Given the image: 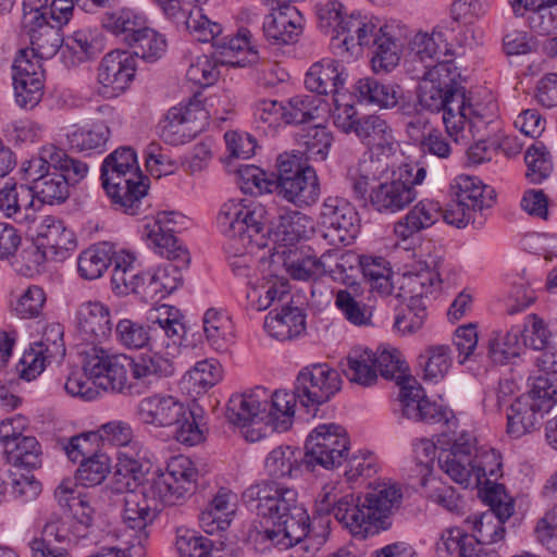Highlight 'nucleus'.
Listing matches in <instances>:
<instances>
[{
  "instance_id": "obj_1",
  "label": "nucleus",
  "mask_w": 557,
  "mask_h": 557,
  "mask_svg": "<svg viewBox=\"0 0 557 557\" xmlns=\"http://www.w3.org/2000/svg\"><path fill=\"white\" fill-rule=\"evenodd\" d=\"M198 486V471L184 456L170 459L165 471H154L147 478L139 492L123 497L122 545L129 557H144L149 539V527L154 522L162 506H175L191 496Z\"/></svg>"
},
{
  "instance_id": "obj_2",
  "label": "nucleus",
  "mask_w": 557,
  "mask_h": 557,
  "mask_svg": "<svg viewBox=\"0 0 557 557\" xmlns=\"http://www.w3.org/2000/svg\"><path fill=\"white\" fill-rule=\"evenodd\" d=\"M334 486L322 488L320 505L315 507V521L322 529L315 534V544H323L330 533L331 520L323 515L333 512L336 520L347 528L355 537L366 539L391 528L393 509L401 500L400 490L394 485L380 484L369 492L363 500L346 495L339 499L333 494Z\"/></svg>"
},
{
  "instance_id": "obj_3",
  "label": "nucleus",
  "mask_w": 557,
  "mask_h": 557,
  "mask_svg": "<svg viewBox=\"0 0 557 557\" xmlns=\"http://www.w3.org/2000/svg\"><path fill=\"white\" fill-rule=\"evenodd\" d=\"M301 219L299 212L280 213L270 219L260 202L230 200L220 210L218 225L225 236L237 239L244 247L263 248L268 246V239L284 246L300 240L305 236V231L300 230Z\"/></svg>"
},
{
  "instance_id": "obj_4",
  "label": "nucleus",
  "mask_w": 557,
  "mask_h": 557,
  "mask_svg": "<svg viewBox=\"0 0 557 557\" xmlns=\"http://www.w3.org/2000/svg\"><path fill=\"white\" fill-rule=\"evenodd\" d=\"M333 47L339 49L342 55L355 59L361 57L366 49L369 50L375 73L391 72L400 60L401 44L393 26L359 10L345 16Z\"/></svg>"
},
{
  "instance_id": "obj_5",
  "label": "nucleus",
  "mask_w": 557,
  "mask_h": 557,
  "mask_svg": "<svg viewBox=\"0 0 557 557\" xmlns=\"http://www.w3.org/2000/svg\"><path fill=\"white\" fill-rule=\"evenodd\" d=\"M146 180L132 147L115 149L102 162V186L113 203L126 214H139L148 190Z\"/></svg>"
},
{
  "instance_id": "obj_6",
  "label": "nucleus",
  "mask_w": 557,
  "mask_h": 557,
  "mask_svg": "<svg viewBox=\"0 0 557 557\" xmlns=\"http://www.w3.org/2000/svg\"><path fill=\"white\" fill-rule=\"evenodd\" d=\"M474 440L470 434H461L450 449L442 450L437 460L441 469L456 483L468 486L473 479L476 484L482 479H497L500 474V456L494 449L474 455Z\"/></svg>"
},
{
  "instance_id": "obj_7",
  "label": "nucleus",
  "mask_w": 557,
  "mask_h": 557,
  "mask_svg": "<svg viewBox=\"0 0 557 557\" xmlns=\"http://www.w3.org/2000/svg\"><path fill=\"white\" fill-rule=\"evenodd\" d=\"M529 391L507 409V433L519 438L537 429L544 416L557 405V377L549 374L530 379Z\"/></svg>"
},
{
  "instance_id": "obj_8",
  "label": "nucleus",
  "mask_w": 557,
  "mask_h": 557,
  "mask_svg": "<svg viewBox=\"0 0 557 557\" xmlns=\"http://www.w3.org/2000/svg\"><path fill=\"white\" fill-rule=\"evenodd\" d=\"M313 136L305 129L296 134V148L280 153L276 158V173H271L268 183L274 194L296 206H300L302 193L308 185L307 173L311 172V147Z\"/></svg>"
},
{
  "instance_id": "obj_9",
  "label": "nucleus",
  "mask_w": 557,
  "mask_h": 557,
  "mask_svg": "<svg viewBox=\"0 0 557 557\" xmlns=\"http://www.w3.org/2000/svg\"><path fill=\"white\" fill-rule=\"evenodd\" d=\"M333 122L343 133L354 134L372 154L388 157L395 151L393 128L381 114L360 115L354 104L347 103L336 107Z\"/></svg>"
},
{
  "instance_id": "obj_10",
  "label": "nucleus",
  "mask_w": 557,
  "mask_h": 557,
  "mask_svg": "<svg viewBox=\"0 0 557 557\" xmlns=\"http://www.w3.org/2000/svg\"><path fill=\"white\" fill-rule=\"evenodd\" d=\"M426 176V170L419 164H404L391 181L374 186L369 194V205L381 214H395L417 198L416 186Z\"/></svg>"
},
{
  "instance_id": "obj_11",
  "label": "nucleus",
  "mask_w": 557,
  "mask_h": 557,
  "mask_svg": "<svg viewBox=\"0 0 557 557\" xmlns=\"http://www.w3.org/2000/svg\"><path fill=\"white\" fill-rule=\"evenodd\" d=\"M313 366H307L298 373L293 393L275 391L268 398L269 405L263 408V421L274 431L286 432L293 424L297 406L309 412L313 405Z\"/></svg>"
},
{
  "instance_id": "obj_12",
  "label": "nucleus",
  "mask_w": 557,
  "mask_h": 557,
  "mask_svg": "<svg viewBox=\"0 0 557 557\" xmlns=\"http://www.w3.org/2000/svg\"><path fill=\"white\" fill-rule=\"evenodd\" d=\"M269 252V256L259 260L260 278L256 282L248 281L251 290L247 293V298L250 306L258 311H264L274 302L283 301L289 294V282L285 276L286 250L272 248Z\"/></svg>"
},
{
  "instance_id": "obj_13",
  "label": "nucleus",
  "mask_w": 557,
  "mask_h": 557,
  "mask_svg": "<svg viewBox=\"0 0 557 557\" xmlns=\"http://www.w3.org/2000/svg\"><path fill=\"white\" fill-rule=\"evenodd\" d=\"M417 98L421 110L442 113V121L450 136L457 135L466 125L471 128L474 124L473 119L480 117L470 101L455 102L446 90L433 83L420 81Z\"/></svg>"
},
{
  "instance_id": "obj_14",
  "label": "nucleus",
  "mask_w": 557,
  "mask_h": 557,
  "mask_svg": "<svg viewBox=\"0 0 557 557\" xmlns=\"http://www.w3.org/2000/svg\"><path fill=\"white\" fill-rule=\"evenodd\" d=\"M247 502H257L258 516L268 519L273 524L288 521L297 505V492L275 480H261L252 484L243 494Z\"/></svg>"
},
{
  "instance_id": "obj_15",
  "label": "nucleus",
  "mask_w": 557,
  "mask_h": 557,
  "mask_svg": "<svg viewBox=\"0 0 557 557\" xmlns=\"http://www.w3.org/2000/svg\"><path fill=\"white\" fill-rule=\"evenodd\" d=\"M360 231L358 212L338 198H329L321 207L315 233L332 246L350 245Z\"/></svg>"
},
{
  "instance_id": "obj_16",
  "label": "nucleus",
  "mask_w": 557,
  "mask_h": 557,
  "mask_svg": "<svg viewBox=\"0 0 557 557\" xmlns=\"http://www.w3.org/2000/svg\"><path fill=\"white\" fill-rule=\"evenodd\" d=\"M184 216L175 211L158 212L156 218L146 219L143 225L141 237L148 242L158 255L168 260H181L183 264L189 262V253L174 236L175 225Z\"/></svg>"
},
{
  "instance_id": "obj_17",
  "label": "nucleus",
  "mask_w": 557,
  "mask_h": 557,
  "mask_svg": "<svg viewBox=\"0 0 557 557\" xmlns=\"http://www.w3.org/2000/svg\"><path fill=\"white\" fill-rule=\"evenodd\" d=\"M24 171L32 182L28 187L34 200L37 198L41 203L60 205L69 198L70 188L66 177L48 163V158L46 159L42 150L38 157L27 162Z\"/></svg>"
},
{
  "instance_id": "obj_18",
  "label": "nucleus",
  "mask_w": 557,
  "mask_h": 557,
  "mask_svg": "<svg viewBox=\"0 0 557 557\" xmlns=\"http://www.w3.org/2000/svg\"><path fill=\"white\" fill-rule=\"evenodd\" d=\"M399 410L403 418L426 424H448L454 418L446 407L425 396L423 388L413 381L399 388Z\"/></svg>"
},
{
  "instance_id": "obj_19",
  "label": "nucleus",
  "mask_w": 557,
  "mask_h": 557,
  "mask_svg": "<svg viewBox=\"0 0 557 557\" xmlns=\"http://www.w3.org/2000/svg\"><path fill=\"white\" fill-rule=\"evenodd\" d=\"M312 438L313 431L307 436L304 453L289 446H278L271 450L264 461V470L269 476L267 480L278 482L286 476L298 478L304 471L313 472V447H310Z\"/></svg>"
},
{
  "instance_id": "obj_20",
  "label": "nucleus",
  "mask_w": 557,
  "mask_h": 557,
  "mask_svg": "<svg viewBox=\"0 0 557 557\" xmlns=\"http://www.w3.org/2000/svg\"><path fill=\"white\" fill-rule=\"evenodd\" d=\"M309 307V299L297 293L280 311L273 310L268 313L264 319V330L271 337L278 341H288L304 334L306 311Z\"/></svg>"
},
{
  "instance_id": "obj_21",
  "label": "nucleus",
  "mask_w": 557,
  "mask_h": 557,
  "mask_svg": "<svg viewBox=\"0 0 557 557\" xmlns=\"http://www.w3.org/2000/svg\"><path fill=\"white\" fill-rule=\"evenodd\" d=\"M344 82L343 66L338 61L324 59L315 63V120L333 117L334 110L339 107L335 95Z\"/></svg>"
},
{
  "instance_id": "obj_22",
  "label": "nucleus",
  "mask_w": 557,
  "mask_h": 557,
  "mask_svg": "<svg viewBox=\"0 0 557 557\" xmlns=\"http://www.w3.org/2000/svg\"><path fill=\"white\" fill-rule=\"evenodd\" d=\"M136 66V59L129 51L112 50L98 65V83L103 88H110L112 95L123 92L134 79Z\"/></svg>"
},
{
  "instance_id": "obj_23",
  "label": "nucleus",
  "mask_w": 557,
  "mask_h": 557,
  "mask_svg": "<svg viewBox=\"0 0 557 557\" xmlns=\"http://www.w3.org/2000/svg\"><path fill=\"white\" fill-rule=\"evenodd\" d=\"M349 449L345 429L336 423L315 425V465L333 469L342 465Z\"/></svg>"
},
{
  "instance_id": "obj_24",
  "label": "nucleus",
  "mask_w": 557,
  "mask_h": 557,
  "mask_svg": "<svg viewBox=\"0 0 557 557\" xmlns=\"http://www.w3.org/2000/svg\"><path fill=\"white\" fill-rule=\"evenodd\" d=\"M359 255L343 250L338 246L327 249L319 259L315 258V277L330 276L334 282L351 287L355 292L359 284L355 273L358 272Z\"/></svg>"
},
{
  "instance_id": "obj_25",
  "label": "nucleus",
  "mask_w": 557,
  "mask_h": 557,
  "mask_svg": "<svg viewBox=\"0 0 557 557\" xmlns=\"http://www.w3.org/2000/svg\"><path fill=\"white\" fill-rule=\"evenodd\" d=\"M77 330L82 338L100 344L112 334L110 309L100 301L82 304L76 312Z\"/></svg>"
},
{
  "instance_id": "obj_26",
  "label": "nucleus",
  "mask_w": 557,
  "mask_h": 557,
  "mask_svg": "<svg viewBox=\"0 0 557 557\" xmlns=\"http://www.w3.org/2000/svg\"><path fill=\"white\" fill-rule=\"evenodd\" d=\"M0 212L4 218L23 225L36 221V208L28 185L5 183L0 188Z\"/></svg>"
},
{
  "instance_id": "obj_27",
  "label": "nucleus",
  "mask_w": 557,
  "mask_h": 557,
  "mask_svg": "<svg viewBox=\"0 0 557 557\" xmlns=\"http://www.w3.org/2000/svg\"><path fill=\"white\" fill-rule=\"evenodd\" d=\"M268 393L262 386H257L243 394L233 395L226 407L227 421L236 426H246L263 421V408L268 407Z\"/></svg>"
},
{
  "instance_id": "obj_28",
  "label": "nucleus",
  "mask_w": 557,
  "mask_h": 557,
  "mask_svg": "<svg viewBox=\"0 0 557 557\" xmlns=\"http://www.w3.org/2000/svg\"><path fill=\"white\" fill-rule=\"evenodd\" d=\"M141 422L156 428H171L186 414V407L172 396L152 395L143 398L137 406Z\"/></svg>"
},
{
  "instance_id": "obj_29",
  "label": "nucleus",
  "mask_w": 557,
  "mask_h": 557,
  "mask_svg": "<svg viewBox=\"0 0 557 557\" xmlns=\"http://www.w3.org/2000/svg\"><path fill=\"white\" fill-rule=\"evenodd\" d=\"M449 38L444 26H436L432 33L418 32L409 42L412 62L420 63L421 70H424L440 62L442 54L453 55L454 51L448 47Z\"/></svg>"
},
{
  "instance_id": "obj_30",
  "label": "nucleus",
  "mask_w": 557,
  "mask_h": 557,
  "mask_svg": "<svg viewBox=\"0 0 557 557\" xmlns=\"http://www.w3.org/2000/svg\"><path fill=\"white\" fill-rule=\"evenodd\" d=\"M37 242L45 256L59 259L66 258L67 252L76 247L74 233L51 215L45 216L37 227Z\"/></svg>"
},
{
  "instance_id": "obj_31",
  "label": "nucleus",
  "mask_w": 557,
  "mask_h": 557,
  "mask_svg": "<svg viewBox=\"0 0 557 557\" xmlns=\"http://www.w3.org/2000/svg\"><path fill=\"white\" fill-rule=\"evenodd\" d=\"M299 13L295 7L273 9L263 21V36L271 45H289L301 34V25L296 20Z\"/></svg>"
},
{
  "instance_id": "obj_32",
  "label": "nucleus",
  "mask_w": 557,
  "mask_h": 557,
  "mask_svg": "<svg viewBox=\"0 0 557 557\" xmlns=\"http://www.w3.org/2000/svg\"><path fill=\"white\" fill-rule=\"evenodd\" d=\"M351 96L360 104L393 109L399 102L401 88L396 84L383 83L375 77L366 76L352 85Z\"/></svg>"
},
{
  "instance_id": "obj_33",
  "label": "nucleus",
  "mask_w": 557,
  "mask_h": 557,
  "mask_svg": "<svg viewBox=\"0 0 557 557\" xmlns=\"http://www.w3.org/2000/svg\"><path fill=\"white\" fill-rule=\"evenodd\" d=\"M150 335L152 338V349L171 350V355L178 350L181 341L185 334V326L178 318V310L173 307L163 306L159 315L151 320Z\"/></svg>"
},
{
  "instance_id": "obj_34",
  "label": "nucleus",
  "mask_w": 557,
  "mask_h": 557,
  "mask_svg": "<svg viewBox=\"0 0 557 557\" xmlns=\"http://www.w3.org/2000/svg\"><path fill=\"white\" fill-rule=\"evenodd\" d=\"M252 35L248 28H239L234 37H220L215 41L216 62L245 67L259 60L258 51L250 45Z\"/></svg>"
},
{
  "instance_id": "obj_35",
  "label": "nucleus",
  "mask_w": 557,
  "mask_h": 557,
  "mask_svg": "<svg viewBox=\"0 0 557 557\" xmlns=\"http://www.w3.org/2000/svg\"><path fill=\"white\" fill-rule=\"evenodd\" d=\"M442 216V208L433 200H421L394 225L395 235L406 240L422 230L434 225Z\"/></svg>"
},
{
  "instance_id": "obj_36",
  "label": "nucleus",
  "mask_w": 557,
  "mask_h": 557,
  "mask_svg": "<svg viewBox=\"0 0 557 557\" xmlns=\"http://www.w3.org/2000/svg\"><path fill=\"white\" fill-rule=\"evenodd\" d=\"M175 372V366L171 358L161 351L144 354L132 358L131 373L136 384L150 387L164 377H170Z\"/></svg>"
},
{
  "instance_id": "obj_37",
  "label": "nucleus",
  "mask_w": 557,
  "mask_h": 557,
  "mask_svg": "<svg viewBox=\"0 0 557 557\" xmlns=\"http://www.w3.org/2000/svg\"><path fill=\"white\" fill-rule=\"evenodd\" d=\"M416 78L433 83L436 87L446 90L455 102L469 101L466 97V88L460 83L461 74L451 60L440 61L421 70V74L417 73Z\"/></svg>"
},
{
  "instance_id": "obj_38",
  "label": "nucleus",
  "mask_w": 557,
  "mask_h": 557,
  "mask_svg": "<svg viewBox=\"0 0 557 557\" xmlns=\"http://www.w3.org/2000/svg\"><path fill=\"white\" fill-rule=\"evenodd\" d=\"M451 191L455 198L480 212L491 208L496 199L495 190L476 176L459 175L451 184Z\"/></svg>"
},
{
  "instance_id": "obj_39",
  "label": "nucleus",
  "mask_w": 557,
  "mask_h": 557,
  "mask_svg": "<svg viewBox=\"0 0 557 557\" xmlns=\"http://www.w3.org/2000/svg\"><path fill=\"white\" fill-rule=\"evenodd\" d=\"M104 49V38L97 30L79 29L65 40L62 54L76 65L98 57Z\"/></svg>"
},
{
  "instance_id": "obj_40",
  "label": "nucleus",
  "mask_w": 557,
  "mask_h": 557,
  "mask_svg": "<svg viewBox=\"0 0 557 557\" xmlns=\"http://www.w3.org/2000/svg\"><path fill=\"white\" fill-rule=\"evenodd\" d=\"M23 27L30 40L32 54L39 59H50L64 47L61 27L50 24L49 21H38Z\"/></svg>"
},
{
  "instance_id": "obj_41",
  "label": "nucleus",
  "mask_w": 557,
  "mask_h": 557,
  "mask_svg": "<svg viewBox=\"0 0 557 557\" xmlns=\"http://www.w3.org/2000/svg\"><path fill=\"white\" fill-rule=\"evenodd\" d=\"M111 136L109 126L99 121L89 126L75 128L66 134L70 149L87 154L102 153Z\"/></svg>"
},
{
  "instance_id": "obj_42",
  "label": "nucleus",
  "mask_w": 557,
  "mask_h": 557,
  "mask_svg": "<svg viewBox=\"0 0 557 557\" xmlns=\"http://www.w3.org/2000/svg\"><path fill=\"white\" fill-rule=\"evenodd\" d=\"M78 483L64 480L54 491V497L62 508L69 509L74 518L83 525L90 527L94 521V509Z\"/></svg>"
},
{
  "instance_id": "obj_43",
  "label": "nucleus",
  "mask_w": 557,
  "mask_h": 557,
  "mask_svg": "<svg viewBox=\"0 0 557 557\" xmlns=\"http://www.w3.org/2000/svg\"><path fill=\"white\" fill-rule=\"evenodd\" d=\"M188 108H171L159 124V135L169 145L178 146L190 141L196 131L190 125Z\"/></svg>"
},
{
  "instance_id": "obj_44",
  "label": "nucleus",
  "mask_w": 557,
  "mask_h": 557,
  "mask_svg": "<svg viewBox=\"0 0 557 557\" xmlns=\"http://www.w3.org/2000/svg\"><path fill=\"white\" fill-rule=\"evenodd\" d=\"M165 15L177 24H182L197 40L202 42L212 41L213 47L222 34V26L210 21L200 9L187 11L180 3V13Z\"/></svg>"
},
{
  "instance_id": "obj_45",
  "label": "nucleus",
  "mask_w": 557,
  "mask_h": 557,
  "mask_svg": "<svg viewBox=\"0 0 557 557\" xmlns=\"http://www.w3.org/2000/svg\"><path fill=\"white\" fill-rule=\"evenodd\" d=\"M374 352L368 348L354 347L347 356L345 374L350 382L370 386L377 380Z\"/></svg>"
},
{
  "instance_id": "obj_46",
  "label": "nucleus",
  "mask_w": 557,
  "mask_h": 557,
  "mask_svg": "<svg viewBox=\"0 0 557 557\" xmlns=\"http://www.w3.org/2000/svg\"><path fill=\"white\" fill-rule=\"evenodd\" d=\"M145 16L129 8L106 12L101 23L103 28L127 44L136 32L143 27Z\"/></svg>"
},
{
  "instance_id": "obj_47",
  "label": "nucleus",
  "mask_w": 557,
  "mask_h": 557,
  "mask_svg": "<svg viewBox=\"0 0 557 557\" xmlns=\"http://www.w3.org/2000/svg\"><path fill=\"white\" fill-rule=\"evenodd\" d=\"M440 273L435 271H422L419 273H407L401 278L397 298L408 301V304L419 300L424 304V297L432 293L435 285H440Z\"/></svg>"
},
{
  "instance_id": "obj_48",
  "label": "nucleus",
  "mask_w": 557,
  "mask_h": 557,
  "mask_svg": "<svg viewBox=\"0 0 557 557\" xmlns=\"http://www.w3.org/2000/svg\"><path fill=\"white\" fill-rule=\"evenodd\" d=\"M107 366V371L104 375L101 376L99 387L102 391L132 394L135 388V385L128 381L132 358L124 354L113 355Z\"/></svg>"
},
{
  "instance_id": "obj_49",
  "label": "nucleus",
  "mask_w": 557,
  "mask_h": 557,
  "mask_svg": "<svg viewBox=\"0 0 557 557\" xmlns=\"http://www.w3.org/2000/svg\"><path fill=\"white\" fill-rule=\"evenodd\" d=\"M345 7L339 0H321L315 4V27L329 37L332 45L338 38L342 24L345 22Z\"/></svg>"
},
{
  "instance_id": "obj_50",
  "label": "nucleus",
  "mask_w": 557,
  "mask_h": 557,
  "mask_svg": "<svg viewBox=\"0 0 557 557\" xmlns=\"http://www.w3.org/2000/svg\"><path fill=\"white\" fill-rule=\"evenodd\" d=\"M113 260L112 247L107 243L94 245L84 250L78 258V272L85 280L102 276Z\"/></svg>"
},
{
  "instance_id": "obj_51",
  "label": "nucleus",
  "mask_w": 557,
  "mask_h": 557,
  "mask_svg": "<svg viewBox=\"0 0 557 557\" xmlns=\"http://www.w3.org/2000/svg\"><path fill=\"white\" fill-rule=\"evenodd\" d=\"M133 49V57L141 58L145 61H156L165 51L166 41L156 30L147 26L146 20L135 36L127 42Z\"/></svg>"
},
{
  "instance_id": "obj_52",
  "label": "nucleus",
  "mask_w": 557,
  "mask_h": 557,
  "mask_svg": "<svg viewBox=\"0 0 557 557\" xmlns=\"http://www.w3.org/2000/svg\"><path fill=\"white\" fill-rule=\"evenodd\" d=\"M374 360L376 372L379 371L384 379H395L400 388L401 385L413 384L414 380L406 375L408 370L406 361L396 348H377L376 352H374Z\"/></svg>"
},
{
  "instance_id": "obj_53",
  "label": "nucleus",
  "mask_w": 557,
  "mask_h": 557,
  "mask_svg": "<svg viewBox=\"0 0 557 557\" xmlns=\"http://www.w3.org/2000/svg\"><path fill=\"white\" fill-rule=\"evenodd\" d=\"M4 451L14 468L32 470L41 461L39 443L34 436L21 435L17 440L10 441Z\"/></svg>"
},
{
  "instance_id": "obj_54",
  "label": "nucleus",
  "mask_w": 557,
  "mask_h": 557,
  "mask_svg": "<svg viewBox=\"0 0 557 557\" xmlns=\"http://www.w3.org/2000/svg\"><path fill=\"white\" fill-rule=\"evenodd\" d=\"M523 346L521 330L515 324L505 335L494 333L488 339V357L495 363H505L518 357Z\"/></svg>"
},
{
  "instance_id": "obj_55",
  "label": "nucleus",
  "mask_w": 557,
  "mask_h": 557,
  "mask_svg": "<svg viewBox=\"0 0 557 557\" xmlns=\"http://www.w3.org/2000/svg\"><path fill=\"white\" fill-rule=\"evenodd\" d=\"M66 539V529L59 516H52L45 524L42 537L30 542L33 557H69L67 554L51 547L52 540L62 543Z\"/></svg>"
},
{
  "instance_id": "obj_56",
  "label": "nucleus",
  "mask_w": 557,
  "mask_h": 557,
  "mask_svg": "<svg viewBox=\"0 0 557 557\" xmlns=\"http://www.w3.org/2000/svg\"><path fill=\"white\" fill-rule=\"evenodd\" d=\"M223 377L221 363L215 359H205L198 361L191 370L187 372V382L190 388L197 394H205L215 386Z\"/></svg>"
},
{
  "instance_id": "obj_57",
  "label": "nucleus",
  "mask_w": 557,
  "mask_h": 557,
  "mask_svg": "<svg viewBox=\"0 0 557 557\" xmlns=\"http://www.w3.org/2000/svg\"><path fill=\"white\" fill-rule=\"evenodd\" d=\"M150 331V324L144 325L131 319H121L115 325V337L117 343L126 349L137 350L147 346L152 348Z\"/></svg>"
},
{
  "instance_id": "obj_58",
  "label": "nucleus",
  "mask_w": 557,
  "mask_h": 557,
  "mask_svg": "<svg viewBox=\"0 0 557 557\" xmlns=\"http://www.w3.org/2000/svg\"><path fill=\"white\" fill-rule=\"evenodd\" d=\"M41 150L46 159L48 158V163L61 171L66 177L69 186L70 183H77L86 176L88 172L87 164L69 157L64 150L53 145L44 147Z\"/></svg>"
},
{
  "instance_id": "obj_59",
  "label": "nucleus",
  "mask_w": 557,
  "mask_h": 557,
  "mask_svg": "<svg viewBox=\"0 0 557 557\" xmlns=\"http://www.w3.org/2000/svg\"><path fill=\"white\" fill-rule=\"evenodd\" d=\"M110 469V458L106 454L89 456L81 460L75 480L82 486H96L103 482Z\"/></svg>"
},
{
  "instance_id": "obj_60",
  "label": "nucleus",
  "mask_w": 557,
  "mask_h": 557,
  "mask_svg": "<svg viewBox=\"0 0 557 557\" xmlns=\"http://www.w3.org/2000/svg\"><path fill=\"white\" fill-rule=\"evenodd\" d=\"M203 332L210 346L218 351L226 349L230 332V320L221 311L210 308L203 315Z\"/></svg>"
},
{
  "instance_id": "obj_61",
  "label": "nucleus",
  "mask_w": 557,
  "mask_h": 557,
  "mask_svg": "<svg viewBox=\"0 0 557 557\" xmlns=\"http://www.w3.org/2000/svg\"><path fill=\"white\" fill-rule=\"evenodd\" d=\"M527 178L532 184H541L553 170L550 156L542 143L531 145L525 151Z\"/></svg>"
},
{
  "instance_id": "obj_62",
  "label": "nucleus",
  "mask_w": 557,
  "mask_h": 557,
  "mask_svg": "<svg viewBox=\"0 0 557 557\" xmlns=\"http://www.w3.org/2000/svg\"><path fill=\"white\" fill-rule=\"evenodd\" d=\"M521 330L523 346L534 350H543L552 346V333L547 330L543 319L536 314H529L522 323L518 324Z\"/></svg>"
},
{
  "instance_id": "obj_63",
  "label": "nucleus",
  "mask_w": 557,
  "mask_h": 557,
  "mask_svg": "<svg viewBox=\"0 0 557 557\" xmlns=\"http://www.w3.org/2000/svg\"><path fill=\"white\" fill-rule=\"evenodd\" d=\"M419 364L424 369V379L437 382L443 379L450 367L449 347L431 346L424 355L419 356Z\"/></svg>"
},
{
  "instance_id": "obj_64",
  "label": "nucleus",
  "mask_w": 557,
  "mask_h": 557,
  "mask_svg": "<svg viewBox=\"0 0 557 557\" xmlns=\"http://www.w3.org/2000/svg\"><path fill=\"white\" fill-rule=\"evenodd\" d=\"M176 549L181 557H220L213 542L195 531L186 530L176 537Z\"/></svg>"
}]
</instances>
